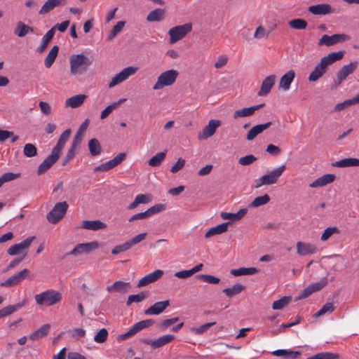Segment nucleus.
Returning <instances> with one entry per match:
<instances>
[{"mask_svg": "<svg viewBox=\"0 0 359 359\" xmlns=\"http://www.w3.org/2000/svg\"><path fill=\"white\" fill-rule=\"evenodd\" d=\"M62 299V294L55 290L50 289L34 296L36 304L50 306L59 304Z\"/></svg>", "mask_w": 359, "mask_h": 359, "instance_id": "1", "label": "nucleus"}, {"mask_svg": "<svg viewBox=\"0 0 359 359\" xmlns=\"http://www.w3.org/2000/svg\"><path fill=\"white\" fill-rule=\"evenodd\" d=\"M70 73L72 75L81 74L91 65L90 60L83 54L72 55L69 57Z\"/></svg>", "mask_w": 359, "mask_h": 359, "instance_id": "2", "label": "nucleus"}, {"mask_svg": "<svg viewBox=\"0 0 359 359\" xmlns=\"http://www.w3.org/2000/svg\"><path fill=\"white\" fill-rule=\"evenodd\" d=\"M285 169L286 166L285 165H282L276 169L271 170L267 174L262 175L255 180V187L259 188L263 185H270L276 183Z\"/></svg>", "mask_w": 359, "mask_h": 359, "instance_id": "3", "label": "nucleus"}, {"mask_svg": "<svg viewBox=\"0 0 359 359\" xmlns=\"http://www.w3.org/2000/svg\"><path fill=\"white\" fill-rule=\"evenodd\" d=\"M192 27V24L188 22L182 25H177L170 29L168 31L170 43H175L184 39L187 34L191 32Z\"/></svg>", "mask_w": 359, "mask_h": 359, "instance_id": "4", "label": "nucleus"}, {"mask_svg": "<svg viewBox=\"0 0 359 359\" xmlns=\"http://www.w3.org/2000/svg\"><path fill=\"white\" fill-rule=\"evenodd\" d=\"M179 73L177 70L170 69L160 74L156 83L154 85V90H160L165 86H172L176 81Z\"/></svg>", "mask_w": 359, "mask_h": 359, "instance_id": "5", "label": "nucleus"}, {"mask_svg": "<svg viewBox=\"0 0 359 359\" xmlns=\"http://www.w3.org/2000/svg\"><path fill=\"white\" fill-rule=\"evenodd\" d=\"M68 207L69 205L66 201L57 203L47 214L46 219L51 224H57L64 217Z\"/></svg>", "mask_w": 359, "mask_h": 359, "instance_id": "6", "label": "nucleus"}, {"mask_svg": "<svg viewBox=\"0 0 359 359\" xmlns=\"http://www.w3.org/2000/svg\"><path fill=\"white\" fill-rule=\"evenodd\" d=\"M154 323L155 320L154 319H146L141 320L133 325V326L127 332L119 335L118 339L120 340H125L128 339L143 329L153 325Z\"/></svg>", "mask_w": 359, "mask_h": 359, "instance_id": "7", "label": "nucleus"}, {"mask_svg": "<svg viewBox=\"0 0 359 359\" xmlns=\"http://www.w3.org/2000/svg\"><path fill=\"white\" fill-rule=\"evenodd\" d=\"M100 245L97 241H93L90 243H79L76 245L74 249L65 255V257L69 255L78 256L83 253H89L91 251L96 250L99 248Z\"/></svg>", "mask_w": 359, "mask_h": 359, "instance_id": "8", "label": "nucleus"}, {"mask_svg": "<svg viewBox=\"0 0 359 359\" xmlns=\"http://www.w3.org/2000/svg\"><path fill=\"white\" fill-rule=\"evenodd\" d=\"M138 68L135 67H128L123 69L118 74L115 75L109 83V88H113L115 86L121 83L123 81L126 80L129 76L134 75L137 71Z\"/></svg>", "mask_w": 359, "mask_h": 359, "instance_id": "9", "label": "nucleus"}, {"mask_svg": "<svg viewBox=\"0 0 359 359\" xmlns=\"http://www.w3.org/2000/svg\"><path fill=\"white\" fill-rule=\"evenodd\" d=\"M138 68L135 67H128L123 69L118 74L115 75L109 83V88H113L115 86L121 83L123 81L126 80L129 76L134 75L137 71Z\"/></svg>", "mask_w": 359, "mask_h": 359, "instance_id": "10", "label": "nucleus"}, {"mask_svg": "<svg viewBox=\"0 0 359 359\" xmlns=\"http://www.w3.org/2000/svg\"><path fill=\"white\" fill-rule=\"evenodd\" d=\"M138 68L135 67H128L123 69L118 74L115 75L109 83V88H113L115 86L121 83L123 81L126 80L129 76L134 75L137 71Z\"/></svg>", "mask_w": 359, "mask_h": 359, "instance_id": "11", "label": "nucleus"}, {"mask_svg": "<svg viewBox=\"0 0 359 359\" xmlns=\"http://www.w3.org/2000/svg\"><path fill=\"white\" fill-rule=\"evenodd\" d=\"M138 68L135 67H128L123 69L118 74L115 75L109 83V88H113L115 86L121 83L123 81L126 80L129 76L134 75L137 71Z\"/></svg>", "mask_w": 359, "mask_h": 359, "instance_id": "12", "label": "nucleus"}, {"mask_svg": "<svg viewBox=\"0 0 359 359\" xmlns=\"http://www.w3.org/2000/svg\"><path fill=\"white\" fill-rule=\"evenodd\" d=\"M71 135V130L67 129L65 130L59 137L56 145L53 147L52 152L47 157H60L62 154V150L65 147L67 141Z\"/></svg>", "mask_w": 359, "mask_h": 359, "instance_id": "13", "label": "nucleus"}, {"mask_svg": "<svg viewBox=\"0 0 359 359\" xmlns=\"http://www.w3.org/2000/svg\"><path fill=\"white\" fill-rule=\"evenodd\" d=\"M29 271L27 269H25L19 273L13 275L7 280L0 283L1 287H11L18 285L22 280H24L29 274Z\"/></svg>", "mask_w": 359, "mask_h": 359, "instance_id": "14", "label": "nucleus"}, {"mask_svg": "<svg viewBox=\"0 0 359 359\" xmlns=\"http://www.w3.org/2000/svg\"><path fill=\"white\" fill-rule=\"evenodd\" d=\"M358 66L357 60L352 61L348 64L344 65L339 71H338V85L346 79V78L352 74Z\"/></svg>", "mask_w": 359, "mask_h": 359, "instance_id": "15", "label": "nucleus"}, {"mask_svg": "<svg viewBox=\"0 0 359 359\" xmlns=\"http://www.w3.org/2000/svg\"><path fill=\"white\" fill-rule=\"evenodd\" d=\"M327 284V279L322 278L320 281L309 285L302 290L299 299H304L309 297L313 292H316L322 290Z\"/></svg>", "mask_w": 359, "mask_h": 359, "instance_id": "16", "label": "nucleus"}, {"mask_svg": "<svg viewBox=\"0 0 359 359\" xmlns=\"http://www.w3.org/2000/svg\"><path fill=\"white\" fill-rule=\"evenodd\" d=\"M220 126V121L218 120L212 119L209 121L208 124L198 133V138L200 140H206L212 136L216 130V128Z\"/></svg>", "mask_w": 359, "mask_h": 359, "instance_id": "17", "label": "nucleus"}, {"mask_svg": "<svg viewBox=\"0 0 359 359\" xmlns=\"http://www.w3.org/2000/svg\"><path fill=\"white\" fill-rule=\"evenodd\" d=\"M34 239L35 236H29L23 240L22 242L11 246L8 249L7 252L11 256L16 255L22 250L29 248Z\"/></svg>", "mask_w": 359, "mask_h": 359, "instance_id": "18", "label": "nucleus"}, {"mask_svg": "<svg viewBox=\"0 0 359 359\" xmlns=\"http://www.w3.org/2000/svg\"><path fill=\"white\" fill-rule=\"evenodd\" d=\"M265 106L264 103L257 105H253L250 107H245L241 109L236 110L233 114V118L237 119L241 117H248L252 116L257 110L263 108Z\"/></svg>", "mask_w": 359, "mask_h": 359, "instance_id": "19", "label": "nucleus"}, {"mask_svg": "<svg viewBox=\"0 0 359 359\" xmlns=\"http://www.w3.org/2000/svg\"><path fill=\"white\" fill-rule=\"evenodd\" d=\"M163 274V271L161 269H157L154 271L152 273H150L145 276H144L142 278H141L138 283H137V287H142L144 286H146L150 283H154L156 280H158L159 278L162 277Z\"/></svg>", "mask_w": 359, "mask_h": 359, "instance_id": "20", "label": "nucleus"}, {"mask_svg": "<svg viewBox=\"0 0 359 359\" xmlns=\"http://www.w3.org/2000/svg\"><path fill=\"white\" fill-rule=\"evenodd\" d=\"M169 306V300L156 302L144 311V314L147 316L159 315L163 313Z\"/></svg>", "mask_w": 359, "mask_h": 359, "instance_id": "21", "label": "nucleus"}, {"mask_svg": "<svg viewBox=\"0 0 359 359\" xmlns=\"http://www.w3.org/2000/svg\"><path fill=\"white\" fill-rule=\"evenodd\" d=\"M297 252L300 256H306L308 255H313L317 252L318 248L316 245L299 241L296 245Z\"/></svg>", "mask_w": 359, "mask_h": 359, "instance_id": "22", "label": "nucleus"}, {"mask_svg": "<svg viewBox=\"0 0 359 359\" xmlns=\"http://www.w3.org/2000/svg\"><path fill=\"white\" fill-rule=\"evenodd\" d=\"M272 123L271 121L259 124L253 126L247 133L246 140L248 141L253 140L258 135L261 134L264 130L268 129Z\"/></svg>", "mask_w": 359, "mask_h": 359, "instance_id": "23", "label": "nucleus"}, {"mask_svg": "<svg viewBox=\"0 0 359 359\" xmlns=\"http://www.w3.org/2000/svg\"><path fill=\"white\" fill-rule=\"evenodd\" d=\"M275 75H270L266 77L262 83L261 88L258 92L259 96H265L269 93L275 83Z\"/></svg>", "mask_w": 359, "mask_h": 359, "instance_id": "24", "label": "nucleus"}, {"mask_svg": "<svg viewBox=\"0 0 359 359\" xmlns=\"http://www.w3.org/2000/svg\"><path fill=\"white\" fill-rule=\"evenodd\" d=\"M66 4L67 0H47L41 7L39 13L40 15L46 14L53 10L55 7L65 6Z\"/></svg>", "mask_w": 359, "mask_h": 359, "instance_id": "25", "label": "nucleus"}, {"mask_svg": "<svg viewBox=\"0 0 359 359\" xmlns=\"http://www.w3.org/2000/svg\"><path fill=\"white\" fill-rule=\"evenodd\" d=\"M335 178L336 176L334 174H325L322 177L315 180L312 183L309 184V187L312 188L324 187L334 182Z\"/></svg>", "mask_w": 359, "mask_h": 359, "instance_id": "26", "label": "nucleus"}, {"mask_svg": "<svg viewBox=\"0 0 359 359\" xmlns=\"http://www.w3.org/2000/svg\"><path fill=\"white\" fill-rule=\"evenodd\" d=\"M295 77V72L291 69L287 72L281 78L279 82V88H282L284 90H287L290 88L291 83L293 81Z\"/></svg>", "mask_w": 359, "mask_h": 359, "instance_id": "27", "label": "nucleus"}, {"mask_svg": "<svg viewBox=\"0 0 359 359\" xmlns=\"http://www.w3.org/2000/svg\"><path fill=\"white\" fill-rule=\"evenodd\" d=\"M130 287V283L126 282H123L121 280L115 282L113 285H108L107 287V290L109 292H116L119 293H126L128 292V289Z\"/></svg>", "mask_w": 359, "mask_h": 359, "instance_id": "28", "label": "nucleus"}, {"mask_svg": "<svg viewBox=\"0 0 359 359\" xmlns=\"http://www.w3.org/2000/svg\"><path fill=\"white\" fill-rule=\"evenodd\" d=\"M106 227L107 224L100 220H83L81 224V228L93 231L104 229Z\"/></svg>", "mask_w": 359, "mask_h": 359, "instance_id": "29", "label": "nucleus"}, {"mask_svg": "<svg viewBox=\"0 0 359 359\" xmlns=\"http://www.w3.org/2000/svg\"><path fill=\"white\" fill-rule=\"evenodd\" d=\"M230 224V222H224L220 224L215 227L210 229L205 234V238H210V237L219 235L223 233H225L228 230V226Z\"/></svg>", "mask_w": 359, "mask_h": 359, "instance_id": "30", "label": "nucleus"}, {"mask_svg": "<svg viewBox=\"0 0 359 359\" xmlns=\"http://www.w3.org/2000/svg\"><path fill=\"white\" fill-rule=\"evenodd\" d=\"M34 31L33 27L19 21L17 22L16 27L14 29V34L18 37L22 38L29 33H33Z\"/></svg>", "mask_w": 359, "mask_h": 359, "instance_id": "31", "label": "nucleus"}, {"mask_svg": "<svg viewBox=\"0 0 359 359\" xmlns=\"http://www.w3.org/2000/svg\"><path fill=\"white\" fill-rule=\"evenodd\" d=\"M125 158H112L107 163H102L94 168L95 172L108 171L119 165Z\"/></svg>", "mask_w": 359, "mask_h": 359, "instance_id": "32", "label": "nucleus"}, {"mask_svg": "<svg viewBox=\"0 0 359 359\" xmlns=\"http://www.w3.org/2000/svg\"><path fill=\"white\" fill-rule=\"evenodd\" d=\"M25 302L26 301L23 300L22 302H19L14 305H9L0 309V318L10 316L14 312L18 311L25 305Z\"/></svg>", "mask_w": 359, "mask_h": 359, "instance_id": "33", "label": "nucleus"}, {"mask_svg": "<svg viewBox=\"0 0 359 359\" xmlns=\"http://www.w3.org/2000/svg\"><path fill=\"white\" fill-rule=\"evenodd\" d=\"M165 11L163 8H156L147 16L148 22H161L165 19Z\"/></svg>", "mask_w": 359, "mask_h": 359, "instance_id": "34", "label": "nucleus"}, {"mask_svg": "<svg viewBox=\"0 0 359 359\" xmlns=\"http://www.w3.org/2000/svg\"><path fill=\"white\" fill-rule=\"evenodd\" d=\"M309 11L313 15H326L330 13L331 6L329 4H318L309 7Z\"/></svg>", "mask_w": 359, "mask_h": 359, "instance_id": "35", "label": "nucleus"}, {"mask_svg": "<svg viewBox=\"0 0 359 359\" xmlns=\"http://www.w3.org/2000/svg\"><path fill=\"white\" fill-rule=\"evenodd\" d=\"M248 212L247 208L240 209L236 213L222 212L221 213V217L223 219H230L232 221H237L243 218Z\"/></svg>", "mask_w": 359, "mask_h": 359, "instance_id": "36", "label": "nucleus"}, {"mask_svg": "<svg viewBox=\"0 0 359 359\" xmlns=\"http://www.w3.org/2000/svg\"><path fill=\"white\" fill-rule=\"evenodd\" d=\"M50 330V325L49 324H45L40 327L37 330L29 335L31 340H37L39 338H42L48 334Z\"/></svg>", "mask_w": 359, "mask_h": 359, "instance_id": "37", "label": "nucleus"}, {"mask_svg": "<svg viewBox=\"0 0 359 359\" xmlns=\"http://www.w3.org/2000/svg\"><path fill=\"white\" fill-rule=\"evenodd\" d=\"M272 353L276 356L283 357L285 359H295L300 355V352L299 351L285 349H278L274 351Z\"/></svg>", "mask_w": 359, "mask_h": 359, "instance_id": "38", "label": "nucleus"}, {"mask_svg": "<svg viewBox=\"0 0 359 359\" xmlns=\"http://www.w3.org/2000/svg\"><path fill=\"white\" fill-rule=\"evenodd\" d=\"M54 36L53 29L48 30L42 38L41 44L37 48L36 51L39 53H42L48 46Z\"/></svg>", "mask_w": 359, "mask_h": 359, "instance_id": "39", "label": "nucleus"}, {"mask_svg": "<svg viewBox=\"0 0 359 359\" xmlns=\"http://www.w3.org/2000/svg\"><path fill=\"white\" fill-rule=\"evenodd\" d=\"M86 97V95L82 94L72 96L66 100V105L72 108H77L83 103Z\"/></svg>", "mask_w": 359, "mask_h": 359, "instance_id": "40", "label": "nucleus"}, {"mask_svg": "<svg viewBox=\"0 0 359 359\" xmlns=\"http://www.w3.org/2000/svg\"><path fill=\"white\" fill-rule=\"evenodd\" d=\"M337 62V52H332L327 56L323 57L318 64L321 69L327 72V67Z\"/></svg>", "mask_w": 359, "mask_h": 359, "instance_id": "41", "label": "nucleus"}, {"mask_svg": "<svg viewBox=\"0 0 359 359\" xmlns=\"http://www.w3.org/2000/svg\"><path fill=\"white\" fill-rule=\"evenodd\" d=\"M259 270L255 267H241L238 269H231V274L234 276H246V275H253L257 273Z\"/></svg>", "mask_w": 359, "mask_h": 359, "instance_id": "42", "label": "nucleus"}, {"mask_svg": "<svg viewBox=\"0 0 359 359\" xmlns=\"http://www.w3.org/2000/svg\"><path fill=\"white\" fill-rule=\"evenodd\" d=\"M58 52L59 47L57 46H54L49 50L48 55L44 60V65L46 68H50L53 65L57 56Z\"/></svg>", "mask_w": 359, "mask_h": 359, "instance_id": "43", "label": "nucleus"}, {"mask_svg": "<svg viewBox=\"0 0 359 359\" xmlns=\"http://www.w3.org/2000/svg\"><path fill=\"white\" fill-rule=\"evenodd\" d=\"M175 337L173 334H165L161 336L158 339L154 340V348H158L160 347H162L171 342L172 340L175 339Z\"/></svg>", "mask_w": 359, "mask_h": 359, "instance_id": "44", "label": "nucleus"}, {"mask_svg": "<svg viewBox=\"0 0 359 359\" xmlns=\"http://www.w3.org/2000/svg\"><path fill=\"white\" fill-rule=\"evenodd\" d=\"M245 286L240 284L236 283L231 287L225 288L223 290V293H224L228 297L231 298L233 296L240 294L242 291L245 290Z\"/></svg>", "mask_w": 359, "mask_h": 359, "instance_id": "45", "label": "nucleus"}, {"mask_svg": "<svg viewBox=\"0 0 359 359\" xmlns=\"http://www.w3.org/2000/svg\"><path fill=\"white\" fill-rule=\"evenodd\" d=\"M337 44V34L332 36L324 34L318 42V46H331Z\"/></svg>", "mask_w": 359, "mask_h": 359, "instance_id": "46", "label": "nucleus"}, {"mask_svg": "<svg viewBox=\"0 0 359 359\" xmlns=\"http://www.w3.org/2000/svg\"><path fill=\"white\" fill-rule=\"evenodd\" d=\"M270 196L268 194H264L256 197L248 205L249 208H258L267 204L270 201Z\"/></svg>", "mask_w": 359, "mask_h": 359, "instance_id": "47", "label": "nucleus"}, {"mask_svg": "<svg viewBox=\"0 0 359 359\" xmlns=\"http://www.w3.org/2000/svg\"><path fill=\"white\" fill-rule=\"evenodd\" d=\"M59 158H45L44 161L39 166L38 175L45 173Z\"/></svg>", "mask_w": 359, "mask_h": 359, "instance_id": "48", "label": "nucleus"}, {"mask_svg": "<svg viewBox=\"0 0 359 359\" xmlns=\"http://www.w3.org/2000/svg\"><path fill=\"white\" fill-rule=\"evenodd\" d=\"M149 296V292L147 291L141 292L137 294H131L128 297L126 302L127 306H130L133 302H141Z\"/></svg>", "mask_w": 359, "mask_h": 359, "instance_id": "49", "label": "nucleus"}, {"mask_svg": "<svg viewBox=\"0 0 359 359\" xmlns=\"http://www.w3.org/2000/svg\"><path fill=\"white\" fill-rule=\"evenodd\" d=\"M126 99H121L117 102H113L112 104L107 106L102 112L100 114V118L104 119L106 118L109 114L116 108L119 107L122 103H123Z\"/></svg>", "mask_w": 359, "mask_h": 359, "instance_id": "50", "label": "nucleus"}, {"mask_svg": "<svg viewBox=\"0 0 359 359\" xmlns=\"http://www.w3.org/2000/svg\"><path fill=\"white\" fill-rule=\"evenodd\" d=\"M88 148L92 156H95L100 154L101 145L97 139L93 138L88 142Z\"/></svg>", "mask_w": 359, "mask_h": 359, "instance_id": "51", "label": "nucleus"}, {"mask_svg": "<svg viewBox=\"0 0 359 359\" xmlns=\"http://www.w3.org/2000/svg\"><path fill=\"white\" fill-rule=\"evenodd\" d=\"M292 299L290 296H285L273 303L272 308L275 310H280L289 304Z\"/></svg>", "mask_w": 359, "mask_h": 359, "instance_id": "52", "label": "nucleus"}, {"mask_svg": "<svg viewBox=\"0 0 359 359\" xmlns=\"http://www.w3.org/2000/svg\"><path fill=\"white\" fill-rule=\"evenodd\" d=\"M288 25L293 29H304L306 28L308 23L307 22L301 18H296L290 20Z\"/></svg>", "mask_w": 359, "mask_h": 359, "instance_id": "53", "label": "nucleus"}, {"mask_svg": "<svg viewBox=\"0 0 359 359\" xmlns=\"http://www.w3.org/2000/svg\"><path fill=\"white\" fill-rule=\"evenodd\" d=\"M334 310V306L333 303L327 302L323 307L317 311L313 316L315 318L320 317L327 313H332Z\"/></svg>", "mask_w": 359, "mask_h": 359, "instance_id": "54", "label": "nucleus"}, {"mask_svg": "<svg viewBox=\"0 0 359 359\" xmlns=\"http://www.w3.org/2000/svg\"><path fill=\"white\" fill-rule=\"evenodd\" d=\"M326 72L320 68V66L318 65L311 72L309 76L310 81H316L319 79Z\"/></svg>", "mask_w": 359, "mask_h": 359, "instance_id": "55", "label": "nucleus"}, {"mask_svg": "<svg viewBox=\"0 0 359 359\" xmlns=\"http://www.w3.org/2000/svg\"><path fill=\"white\" fill-rule=\"evenodd\" d=\"M82 141L78 140V137H74L73 142L68 149L66 157H74L76 152V151L79 148Z\"/></svg>", "mask_w": 359, "mask_h": 359, "instance_id": "56", "label": "nucleus"}, {"mask_svg": "<svg viewBox=\"0 0 359 359\" xmlns=\"http://www.w3.org/2000/svg\"><path fill=\"white\" fill-rule=\"evenodd\" d=\"M196 278L203 280L210 284H218L220 282V279L212 275L208 274H199L197 275Z\"/></svg>", "mask_w": 359, "mask_h": 359, "instance_id": "57", "label": "nucleus"}, {"mask_svg": "<svg viewBox=\"0 0 359 359\" xmlns=\"http://www.w3.org/2000/svg\"><path fill=\"white\" fill-rule=\"evenodd\" d=\"M359 159L358 158H343L341 161H338V167H348V166H358Z\"/></svg>", "mask_w": 359, "mask_h": 359, "instance_id": "58", "label": "nucleus"}, {"mask_svg": "<svg viewBox=\"0 0 359 359\" xmlns=\"http://www.w3.org/2000/svg\"><path fill=\"white\" fill-rule=\"evenodd\" d=\"M178 320H179V318L178 317H175V318H169V319H165V320H163L161 321L158 324V328L160 330L164 331L168 327H169L172 325H173L175 323H177Z\"/></svg>", "mask_w": 359, "mask_h": 359, "instance_id": "59", "label": "nucleus"}, {"mask_svg": "<svg viewBox=\"0 0 359 359\" xmlns=\"http://www.w3.org/2000/svg\"><path fill=\"white\" fill-rule=\"evenodd\" d=\"M108 337V331L105 328L101 329L94 337V341L97 343H104Z\"/></svg>", "mask_w": 359, "mask_h": 359, "instance_id": "60", "label": "nucleus"}, {"mask_svg": "<svg viewBox=\"0 0 359 359\" xmlns=\"http://www.w3.org/2000/svg\"><path fill=\"white\" fill-rule=\"evenodd\" d=\"M216 322L208 323L201 325L198 327L191 328V331L196 334H202L205 332L210 327L215 325Z\"/></svg>", "mask_w": 359, "mask_h": 359, "instance_id": "61", "label": "nucleus"}, {"mask_svg": "<svg viewBox=\"0 0 359 359\" xmlns=\"http://www.w3.org/2000/svg\"><path fill=\"white\" fill-rule=\"evenodd\" d=\"M23 152L27 157H33L36 155L37 149L34 144L28 143L25 145Z\"/></svg>", "mask_w": 359, "mask_h": 359, "instance_id": "62", "label": "nucleus"}, {"mask_svg": "<svg viewBox=\"0 0 359 359\" xmlns=\"http://www.w3.org/2000/svg\"><path fill=\"white\" fill-rule=\"evenodd\" d=\"M165 209V204L158 203V204H156V205L151 206L149 209H147V211L149 217H150L155 214L162 212Z\"/></svg>", "mask_w": 359, "mask_h": 359, "instance_id": "63", "label": "nucleus"}, {"mask_svg": "<svg viewBox=\"0 0 359 359\" xmlns=\"http://www.w3.org/2000/svg\"><path fill=\"white\" fill-rule=\"evenodd\" d=\"M147 236V233H140L133 238H132L130 240L128 241V243L130 245V247L132 248L133 245L138 244L143 240L146 238Z\"/></svg>", "mask_w": 359, "mask_h": 359, "instance_id": "64", "label": "nucleus"}]
</instances>
